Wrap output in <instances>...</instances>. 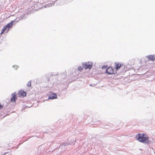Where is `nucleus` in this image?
<instances>
[{
    "instance_id": "1",
    "label": "nucleus",
    "mask_w": 155,
    "mask_h": 155,
    "mask_svg": "<svg viewBox=\"0 0 155 155\" xmlns=\"http://www.w3.org/2000/svg\"><path fill=\"white\" fill-rule=\"evenodd\" d=\"M136 139L139 141L143 143H149L148 136L144 134H138L136 135Z\"/></svg>"
},
{
    "instance_id": "2",
    "label": "nucleus",
    "mask_w": 155,
    "mask_h": 155,
    "mask_svg": "<svg viewBox=\"0 0 155 155\" xmlns=\"http://www.w3.org/2000/svg\"><path fill=\"white\" fill-rule=\"evenodd\" d=\"M82 66L85 69H90L92 66V64L91 62H88L87 63H83Z\"/></svg>"
},
{
    "instance_id": "3",
    "label": "nucleus",
    "mask_w": 155,
    "mask_h": 155,
    "mask_svg": "<svg viewBox=\"0 0 155 155\" xmlns=\"http://www.w3.org/2000/svg\"><path fill=\"white\" fill-rule=\"evenodd\" d=\"M12 97L11 98V101L12 102H15L16 100L17 99L16 95L15 93H12Z\"/></svg>"
},
{
    "instance_id": "4",
    "label": "nucleus",
    "mask_w": 155,
    "mask_h": 155,
    "mask_svg": "<svg viewBox=\"0 0 155 155\" xmlns=\"http://www.w3.org/2000/svg\"><path fill=\"white\" fill-rule=\"evenodd\" d=\"M149 60L153 61L155 60V55H150L146 56Z\"/></svg>"
},
{
    "instance_id": "5",
    "label": "nucleus",
    "mask_w": 155,
    "mask_h": 155,
    "mask_svg": "<svg viewBox=\"0 0 155 155\" xmlns=\"http://www.w3.org/2000/svg\"><path fill=\"white\" fill-rule=\"evenodd\" d=\"M113 73L114 71L112 67L107 68V74H111Z\"/></svg>"
},
{
    "instance_id": "6",
    "label": "nucleus",
    "mask_w": 155,
    "mask_h": 155,
    "mask_svg": "<svg viewBox=\"0 0 155 155\" xmlns=\"http://www.w3.org/2000/svg\"><path fill=\"white\" fill-rule=\"evenodd\" d=\"M15 20L12 21L10 22L7 24L5 26L6 28H8V29L11 28L13 24V23L15 22Z\"/></svg>"
},
{
    "instance_id": "7",
    "label": "nucleus",
    "mask_w": 155,
    "mask_h": 155,
    "mask_svg": "<svg viewBox=\"0 0 155 155\" xmlns=\"http://www.w3.org/2000/svg\"><path fill=\"white\" fill-rule=\"evenodd\" d=\"M57 98V96L56 94L53 93L51 94L48 97L49 99H54Z\"/></svg>"
},
{
    "instance_id": "8",
    "label": "nucleus",
    "mask_w": 155,
    "mask_h": 155,
    "mask_svg": "<svg viewBox=\"0 0 155 155\" xmlns=\"http://www.w3.org/2000/svg\"><path fill=\"white\" fill-rule=\"evenodd\" d=\"M115 68L116 70L120 69L121 65H122V64L119 63L118 62L115 63Z\"/></svg>"
},
{
    "instance_id": "9",
    "label": "nucleus",
    "mask_w": 155,
    "mask_h": 155,
    "mask_svg": "<svg viewBox=\"0 0 155 155\" xmlns=\"http://www.w3.org/2000/svg\"><path fill=\"white\" fill-rule=\"evenodd\" d=\"M18 94L19 95L23 96V97L26 96V93L23 90L19 91L18 92Z\"/></svg>"
},
{
    "instance_id": "10",
    "label": "nucleus",
    "mask_w": 155,
    "mask_h": 155,
    "mask_svg": "<svg viewBox=\"0 0 155 155\" xmlns=\"http://www.w3.org/2000/svg\"><path fill=\"white\" fill-rule=\"evenodd\" d=\"M54 4L53 3L48 4L46 5V6H45V7H51L53 6H54Z\"/></svg>"
},
{
    "instance_id": "11",
    "label": "nucleus",
    "mask_w": 155,
    "mask_h": 155,
    "mask_svg": "<svg viewBox=\"0 0 155 155\" xmlns=\"http://www.w3.org/2000/svg\"><path fill=\"white\" fill-rule=\"evenodd\" d=\"M76 141V140H70V142H69V144L71 145L73 144H74L75 142Z\"/></svg>"
},
{
    "instance_id": "12",
    "label": "nucleus",
    "mask_w": 155,
    "mask_h": 155,
    "mask_svg": "<svg viewBox=\"0 0 155 155\" xmlns=\"http://www.w3.org/2000/svg\"><path fill=\"white\" fill-rule=\"evenodd\" d=\"M6 29L7 28L5 27V26H4L2 30V31L1 34H3L5 32V31L6 30Z\"/></svg>"
},
{
    "instance_id": "13",
    "label": "nucleus",
    "mask_w": 155,
    "mask_h": 155,
    "mask_svg": "<svg viewBox=\"0 0 155 155\" xmlns=\"http://www.w3.org/2000/svg\"><path fill=\"white\" fill-rule=\"evenodd\" d=\"M68 144H69V143H62L61 144V147H62V146L64 147L65 146H67L68 145Z\"/></svg>"
},
{
    "instance_id": "14",
    "label": "nucleus",
    "mask_w": 155,
    "mask_h": 155,
    "mask_svg": "<svg viewBox=\"0 0 155 155\" xmlns=\"http://www.w3.org/2000/svg\"><path fill=\"white\" fill-rule=\"evenodd\" d=\"M27 86L28 87H30L31 86V81H29L27 83Z\"/></svg>"
},
{
    "instance_id": "15",
    "label": "nucleus",
    "mask_w": 155,
    "mask_h": 155,
    "mask_svg": "<svg viewBox=\"0 0 155 155\" xmlns=\"http://www.w3.org/2000/svg\"><path fill=\"white\" fill-rule=\"evenodd\" d=\"M83 68H82V67L81 66H79L78 67V70L79 71H82L83 70Z\"/></svg>"
},
{
    "instance_id": "16",
    "label": "nucleus",
    "mask_w": 155,
    "mask_h": 155,
    "mask_svg": "<svg viewBox=\"0 0 155 155\" xmlns=\"http://www.w3.org/2000/svg\"><path fill=\"white\" fill-rule=\"evenodd\" d=\"M13 67L14 68H15L16 69H17L18 68V66L17 65H13Z\"/></svg>"
},
{
    "instance_id": "17",
    "label": "nucleus",
    "mask_w": 155,
    "mask_h": 155,
    "mask_svg": "<svg viewBox=\"0 0 155 155\" xmlns=\"http://www.w3.org/2000/svg\"><path fill=\"white\" fill-rule=\"evenodd\" d=\"M28 107V106H25V108H23V107L22 108V110H25V108H26V107H28V108H29V107Z\"/></svg>"
},
{
    "instance_id": "18",
    "label": "nucleus",
    "mask_w": 155,
    "mask_h": 155,
    "mask_svg": "<svg viewBox=\"0 0 155 155\" xmlns=\"http://www.w3.org/2000/svg\"><path fill=\"white\" fill-rule=\"evenodd\" d=\"M104 68H107V65H106L104 66H103L102 68V69H103Z\"/></svg>"
},
{
    "instance_id": "19",
    "label": "nucleus",
    "mask_w": 155,
    "mask_h": 155,
    "mask_svg": "<svg viewBox=\"0 0 155 155\" xmlns=\"http://www.w3.org/2000/svg\"><path fill=\"white\" fill-rule=\"evenodd\" d=\"M105 73H107V69H106V71H105Z\"/></svg>"
},
{
    "instance_id": "20",
    "label": "nucleus",
    "mask_w": 155,
    "mask_h": 155,
    "mask_svg": "<svg viewBox=\"0 0 155 155\" xmlns=\"http://www.w3.org/2000/svg\"><path fill=\"white\" fill-rule=\"evenodd\" d=\"M24 18V16L22 17L21 18V19H23Z\"/></svg>"
}]
</instances>
